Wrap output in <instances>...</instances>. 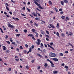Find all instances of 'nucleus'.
Wrapping results in <instances>:
<instances>
[{
	"label": "nucleus",
	"instance_id": "nucleus-55",
	"mask_svg": "<svg viewBox=\"0 0 74 74\" xmlns=\"http://www.w3.org/2000/svg\"><path fill=\"white\" fill-rule=\"evenodd\" d=\"M30 23H33V21H32V20H30L29 21Z\"/></svg>",
	"mask_w": 74,
	"mask_h": 74
},
{
	"label": "nucleus",
	"instance_id": "nucleus-60",
	"mask_svg": "<svg viewBox=\"0 0 74 74\" xmlns=\"http://www.w3.org/2000/svg\"><path fill=\"white\" fill-rule=\"evenodd\" d=\"M61 66H64V63H63L61 64Z\"/></svg>",
	"mask_w": 74,
	"mask_h": 74
},
{
	"label": "nucleus",
	"instance_id": "nucleus-50",
	"mask_svg": "<svg viewBox=\"0 0 74 74\" xmlns=\"http://www.w3.org/2000/svg\"><path fill=\"white\" fill-rule=\"evenodd\" d=\"M9 13L10 14V15H12V12H9Z\"/></svg>",
	"mask_w": 74,
	"mask_h": 74
},
{
	"label": "nucleus",
	"instance_id": "nucleus-7",
	"mask_svg": "<svg viewBox=\"0 0 74 74\" xmlns=\"http://www.w3.org/2000/svg\"><path fill=\"white\" fill-rule=\"evenodd\" d=\"M48 47H49V48H51L53 50H54V49H54L52 47V46H51L49 45H48Z\"/></svg>",
	"mask_w": 74,
	"mask_h": 74
},
{
	"label": "nucleus",
	"instance_id": "nucleus-25",
	"mask_svg": "<svg viewBox=\"0 0 74 74\" xmlns=\"http://www.w3.org/2000/svg\"><path fill=\"white\" fill-rule=\"evenodd\" d=\"M28 36H29V37H32V36H33V34H29Z\"/></svg>",
	"mask_w": 74,
	"mask_h": 74
},
{
	"label": "nucleus",
	"instance_id": "nucleus-34",
	"mask_svg": "<svg viewBox=\"0 0 74 74\" xmlns=\"http://www.w3.org/2000/svg\"><path fill=\"white\" fill-rule=\"evenodd\" d=\"M27 69H29V66H27L25 67Z\"/></svg>",
	"mask_w": 74,
	"mask_h": 74
},
{
	"label": "nucleus",
	"instance_id": "nucleus-22",
	"mask_svg": "<svg viewBox=\"0 0 74 74\" xmlns=\"http://www.w3.org/2000/svg\"><path fill=\"white\" fill-rule=\"evenodd\" d=\"M37 41L38 42H41V40L40 39H37Z\"/></svg>",
	"mask_w": 74,
	"mask_h": 74
},
{
	"label": "nucleus",
	"instance_id": "nucleus-62",
	"mask_svg": "<svg viewBox=\"0 0 74 74\" xmlns=\"http://www.w3.org/2000/svg\"><path fill=\"white\" fill-rule=\"evenodd\" d=\"M46 40H47V41H49V39H48V38H46Z\"/></svg>",
	"mask_w": 74,
	"mask_h": 74
},
{
	"label": "nucleus",
	"instance_id": "nucleus-51",
	"mask_svg": "<svg viewBox=\"0 0 74 74\" xmlns=\"http://www.w3.org/2000/svg\"><path fill=\"white\" fill-rule=\"evenodd\" d=\"M4 14H5V15H7V13L5 12H4Z\"/></svg>",
	"mask_w": 74,
	"mask_h": 74
},
{
	"label": "nucleus",
	"instance_id": "nucleus-57",
	"mask_svg": "<svg viewBox=\"0 0 74 74\" xmlns=\"http://www.w3.org/2000/svg\"><path fill=\"white\" fill-rule=\"evenodd\" d=\"M59 11H62V9H59Z\"/></svg>",
	"mask_w": 74,
	"mask_h": 74
},
{
	"label": "nucleus",
	"instance_id": "nucleus-27",
	"mask_svg": "<svg viewBox=\"0 0 74 74\" xmlns=\"http://www.w3.org/2000/svg\"><path fill=\"white\" fill-rule=\"evenodd\" d=\"M34 25L36 26V27L38 26V24H37L36 23H34Z\"/></svg>",
	"mask_w": 74,
	"mask_h": 74
},
{
	"label": "nucleus",
	"instance_id": "nucleus-61",
	"mask_svg": "<svg viewBox=\"0 0 74 74\" xmlns=\"http://www.w3.org/2000/svg\"><path fill=\"white\" fill-rule=\"evenodd\" d=\"M8 71H11V69L10 68H9V70Z\"/></svg>",
	"mask_w": 74,
	"mask_h": 74
},
{
	"label": "nucleus",
	"instance_id": "nucleus-1",
	"mask_svg": "<svg viewBox=\"0 0 74 74\" xmlns=\"http://www.w3.org/2000/svg\"><path fill=\"white\" fill-rule=\"evenodd\" d=\"M49 55L50 57H53V58H55L56 57V54L55 53H53L52 52L50 53Z\"/></svg>",
	"mask_w": 74,
	"mask_h": 74
},
{
	"label": "nucleus",
	"instance_id": "nucleus-9",
	"mask_svg": "<svg viewBox=\"0 0 74 74\" xmlns=\"http://www.w3.org/2000/svg\"><path fill=\"white\" fill-rule=\"evenodd\" d=\"M40 32H41V33L42 34H43V35H44V34H45V32H44V31L42 30L40 31Z\"/></svg>",
	"mask_w": 74,
	"mask_h": 74
},
{
	"label": "nucleus",
	"instance_id": "nucleus-45",
	"mask_svg": "<svg viewBox=\"0 0 74 74\" xmlns=\"http://www.w3.org/2000/svg\"><path fill=\"white\" fill-rule=\"evenodd\" d=\"M50 44L51 45H52L53 44V42H51L50 43Z\"/></svg>",
	"mask_w": 74,
	"mask_h": 74
},
{
	"label": "nucleus",
	"instance_id": "nucleus-52",
	"mask_svg": "<svg viewBox=\"0 0 74 74\" xmlns=\"http://www.w3.org/2000/svg\"><path fill=\"white\" fill-rule=\"evenodd\" d=\"M63 13H64L62 11V12H60V14H63Z\"/></svg>",
	"mask_w": 74,
	"mask_h": 74
},
{
	"label": "nucleus",
	"instance_id": "nucleus-14",
	"mask_svg": "<svg viewBox=\"0 0 74 74\" xmlns=\"http://www.w3.org/2000/svg\"><path fill=\"white\" fill-rule=\"evenodd\" d=\"M61 4L62 5H64V2L63 1H61L60 2Z\"/></svg>",
	"mask_w": 74,
	"mask_h": 74
},
{
	"label": "nucleus",
	"instance_id": "nucleus-53",
	"mask_svg": "<svg viewBox=\"0 0 74 74\" xmlns=\"http://www.w3.org/2000/svg\"><path fill=\"white\" fill-rule=\"evenodd\" d=\"M20 49H23V47L22 46H20Z\"/></svg>",
	"mask_w": 74,
	"mask_h": 74
},
{
	"label": "nucleus",
	"instance_id": "nucleus-21",
	"mask_svg": "<svg viewBox=\"0 0 74 74\" xmlns=\"http://www.w3.org/2000/svg\"><path fill=\"white\" fill-rule=\"evenodd\" d=\"M41 47L42 48V47H43L44 46L43 45V44L42 43H41L40 44Z\"/></svg>",
	"mask_w": 74,
	"mask_h": 74
},
{
	"label": "nucleus",
	"instance_id": "nucleus-42",
	"mask_svg": "<svg viewBox=\"0 0 74 74\" xmlns=\"http://www.w3.org/2000/svg\"><path fill=\"white\" fill-rule=\"evenodd\" d=\"M68 44H69L71 46V47H72V45L70 43H68Z\"/></svg>",
	"mask_w": 74,
	"mask_h": 74
},
{
	"label": "nucleus",
	"instance_id": "nucleus-58",
	"mask_svg": "<svg viewBox=\"0 0 74 74\" xmlns=\"http://www.w3.org/2000/svg\"><path fill=\"white\" fill-rule=\"evenodd\" d=\"M25 46L26 47V48H27V47H28V45L26 44L25 45Z\"/></svg>",
	"mask_w": 74,
	"mask_h": 74
},
{
	"label": "nucleus",
	"instance_id": "nucleus-3",
	"mask_svg": "<svg viewBox=\"0 0 74 74\" xmlns=\"http://www.w3.org/2000/svg\"><path fill=\"white\" fill-rule=\"evenodd\" d=\"M8 27H10L11 28H14V26L11 25L10 23L8 24Z\"/></svg>",
	"mask_w": 74,
	"mask_h": 74
},
{
	"label": "nucleus",
	"instance_id": "nucleus-5",
	"mask_svg": "<svg viewBox=\"0 0 74 74\" xmlns=\"http://www.w3.org/2000/svg\"><path fill=\"white\" fill-rule=\"evenodd\" d=\"M52 59L53 60H54V61H55L56 62H58V61L59 60H58V59L57 58H52Z\"/></svg>",
	"mask_w": 74,
	"mask_h": 74
},
{
	"label": "nucleus",
	"instance_id": "nucleus-38",
	"mask_svg": "<svg viewBox=\"0 0 74 74\" xmlns=\"http://www.w3.org/2000/svg\"><path fill=\"white\" fill-rule=\"evenodd\" d=\"M32 48V49H33V48H34V45H32V46L31 47Z\"/></svg>",
	"mask_w": 74,
	"mask_h": 74
},
{
	"label": "nucleus",
	"instance_id": "nucleus-64",
	"mask_svg": "<svg viewBox=\"0 0 74 74\" xmlns=\"http://www.w3.org/2000/svg\"><path fill=\"white\" fill-rule=\"evenodd\" d=\"M68 51H65V53H68Z\"/></svg>",
	"mask_w": 74,
	"mask_h": 74
},
{
	"label": "nucleus",
	"instance_id": "nucleus-41",
	"mask_svg": "<svg viewBox=\"0 0 74 74\" xmlns=\"http://www.w3.org/2000/svg\"><path fill=\"white\" fill-rule=\"evenodd\" d=\"M46 32L47 33V34H49V32L48 31H47V30L46 31Z\"/></svg>",
	"mask_w": 74,
	"mask_h": 74
},
{
	"label": "nucleus",
	"instance_id": "nucleus-4",
	"mask_svg": "<svg viewBox=\"0 0 74 74\" xmlns=\"http://www.w3.org/2000/svg\"><path fill=\"white\" fill-rule=\"evenodd\" d=\"M37 56H39V57L40 58H43V56H42L39 54V53H37Z\"/></svg>",
	"mask_w": 74,
	"mask_h": 74
},
{
	"label": "nucleus",
	"instance_id": "nucleus-17",
	"mask_svg": "<svg viewBox=\"0 0 74 74\" xmlns=\"http://www.w3.org/2000/svg\"><path fill=\"white\" fill-rule=\"evenodd\" d=\"M59 23H57V26H56V27L58 29H59Z\"/></svg>",
	"mask_w": 74,
	"mask_h": 74
},
{
	"label": "nucleus",
	"instance_id": "nucleus-24",
	"mask_svg": "<svg viewBox=\"0 0 74 74\" xmlns=\"http://www.w3.org/2000/svg\"><path fill=\"white\" fill-rule=\"evenodd\" d=\"M3 50H6L5 49H6V47H5L3 46Z\"/></svg>",
	"mask_w": 74,
	"mask_h": 74
},
{
	"label": "nucleus",
	"instance_id": "nucleus-44",
	"mask_svg": "<svg viewBox=\"0 0 74 74\" xmlns=\"http://www.w3.org/2000/svg\"><path fill=\"white\" fill-rule=\"evenodd\" d=\"M40 66H38L37 68V70H40Z\"/></svg>",
	"mask_w": 74,
	"mask_h": 74
},
{
	"label": "nucleus",
	"instance_id": "nucleus-26",
	"mask_svg": "<svg viewBox=\"0 0 74 74\" xmlns=\"http://www.w3.org/2000/svg\"><path fill=\"white\" fill-rule=\"evenodd\" d=\"M49 3L50 5H52V2H51V1H49Z\"/></svg>",
	"mask_w": 74,
	"mask_h": 74
},
{
	"label": "nucleus",
	"instance_id": "nucleus-6",
	"mask_svg": "<svg viewBox=\"0 0 74 74\" xmlns=\"http://www.w3.org/2000/svg\"><path fill=\"white\" fill-rule=\"evenodd\" d=\"M32 15H33L34 16H36V17H37V14H35V12H33L32 13Z\"/></svg>",
	"mask_w": 74,
	"mask_h": 74
},
{
	"label": "nucleus",
	"instance_id": "nucleus-28",
	"mask_svg": "<svg viewBox=\"0 0 74 74\" xmlns=\"http://www.w3.org/2000/svg\"><path fill=\"white\" fill-rule=\"evenodd\" d=\"M6 42L8 43V44H10V42L8 41H6Z\"/></svg>",
	"mask_w": 74,
	"mask_h": 74
},
{
	"label": "nucleus",
	"instance_id": "nucleus-49",
	"mask_svg": "<svg viewBox=\"0 0 74 74\" xmlns=\"http://www.w3.org/2000/svg\"><path fill=\"white\" fill-rule=\"evenodd\" d=\"M27 10L29 12H30V9L28 8H27Z\"/></svg>",
	"mask_w": 74,
	"mask_h": 74
},
{
	"label": "nucleus",
	"instance_id": "nucleus-46",
	"mask_svg": "<svg viewBox=\"0 0 74 74\" xmlns=\"http://www.w3.org/2000/svg\"><path fill=\"white\" fill-rule=\"evenodd\" d=\"M24 32L25 33H27V30L25 29V30H24Z\"/></svg>",
	"mask_w": 74,
	"mask_h": 74
},
{
	"label": "nucleus",
	"instance_id": "nucleus-15",
	"mask_svg": "<svg viewBox=\"0 0 74 74\" xmlns=\"http://www.w3.org/2000/svg\"><path fill=\"white\" fill-rule=\"evenodd\" d=\"M56 35L58 37H60V36H59V32H57Z\"/></svg>",
	"mask_w": 74,
	"mask_h": 74
},
{
	"label": "nucleus",
	"instance_id": "nucleus-35",
	"mask_svg": "<svg viewBox=\"0 0 74 74\" xmlns=\"http://www.w3.org/2000/svg\"><path fill=\"white\" fill-rule=\"evenodd\" d=\"M5 38H6V39L8 38V35H6Z\"/></svg>",
	"mask_w": 74,
	"mask_h": 74
},
{
	"label": "nucleus",
	"instance_id": "nucleus-48",
	"mask_svg": "<svg viewBox=\"0 0 74 74\" xmlns=\"http://www.w3.org/2000/svg\"><path fill=\"white\" fill-rule=\"evenodd\" d=\"M55 10L56 11V12H58V9L56 8H55Z\"/></svg>",
	"mask_w": 74,
	"mask_h": 74
},
{
	"label": "nucleus",
	"instance_id": "nucleus-18",
	"mask_svg": "<svg viewBox=\"0 0 74 74\" xmlns=\"http://www.w3.org/2000/svg\"><path fill=\"white\" fill-rule=\"evenodd\" d=\"M45 37H47V38H49V35H45Z\"/></svg>",
	"mask_w": 74,
	"mask_h": 74
},
{
	"label": "nucleus",
	"instance_id": "nucleus-12",
	"mask_svg": "<svg viewBox=\"0 0 74 74\" xmlns=\"http://www.w3.org/2000/svg\"><path fill=\"white\" fill-rule=\"evenodd\" d=\"M44 66L45 67V68H47V67L48 66V64L47 63H45V64Z\"/></svg>",
	"mask_w": 74,
	"mask_h": 74
},
{
	"label": "nucleus",
	"instance_id": "nucleus-20",
	"mask_svg": "<svg viewBox=\"0 0 74 74\" xmlns=\"http://www.w3.org/2000/svg\"><path fill=\"white\" fill-rule=\"evenodd\" d=\"M59 54L61 56H63V54L62 53H60Z\"/></svg>",
	"mask_w": 74,
	"mask_h": 74
},
{
	"label": "nucleus",
	"instance_id": "nucleus-11",
	"mask_svg": "<svg viewBox=\"0 0 74 74\" xmlns=\"http://www.w3.org/2000/svg\"><path fill=\"white\" fill-rule=\"evenodd\" d=\"M64 2L65 3H67L68 2V1L67 0H64Z\"/></svg>",
	"mask_w": 74,
	"mask_h": 74
},
{
	"label": "nucleus",
	"instance_id": "nucleus-40",
	"mask_svg": "<svg viewBox=\"0 0 74 74\" xmlns=\"http://www.w3.org/2000/svg\"><path fill=\"white\" fill-rule=\"evenodd\" d=\"M16 36L17 37H19V36H20V34H17L16 35Z\"/></svg>",
	"mask_w": 74,
	"mask_h": 74
},
{
	"label": "nucleus",
	"instance_id": "nucleus-8",
	"mask_svg": "<svg viewBox=\"0 0 74 74\" xmlns=\"http://www.w3.org/2000/svg\"><path fill=\"white\" fill-rule=\"evenodd\" d=\"M49 25L50 26L52 27V28H55V27L54 26V25H53L52 24H50Z\"/></svg>",
	"mask_w": 74,
	"mask_h": 74
},
{
	"label": "nucleus",
	"instance_id": "nucleus-31",
	"mask_svg": "<svg viewBox=\"0 0 74 74\" xmlns=\"http://www.w3.org/2000/svg\"><path fill=\"white\" fill-rule=\"evenodd\" d=\"M36 44H37L38 45H40V42H36Z\"/></svg>",
	"mask_w": 74,
	"mask_h": 74
},
{
	"label": "nucleus",
	"instance_id": "nucleus-47",
	"mask_svg": "<svg viewBox=\"0 0 74 74\" xmlns=\"http://www.w3.org/2000/svg\"><path fill=\"white\" fill-rule=\"evenodd\" d=\"M66 19H67V20H69V17H68L67 16L66 17Z\"/></svg>",
	"mask_w": 74,
	"mask_h": 74
},
{
	"label": "nucleus",
	"instance_id": "nucleus-59",
	"mask_svg": "<svg viewBox=\"0 0 74 74\" xmlns=\"http://www.w3.org/2000/svg\"><path fill=\"white\" fill-rule=\"evenodd\" d=\"M5 5H7V6H9L8 4L7 3H5Z\"/></svg>",
	"mask_w": 74,
	"mask_h": 74
},
{
	"label": "nucleus",
	"instance_id": "nucleus-39",
	"mask_svg": "<svg viewBox=\"0 0 74 74\" xmlns=\"http://www.w3.org/2000/svg\"><path fill=\"white\" fill-rule=\"evenodd\" d=\"M36 14H38V16H41V15H40L39 13L36 12Z\"/></svg>",
	"mask_w": 74,
	"mask_h": 74
},
{
	"label": "nucleus",
	"instance_id": "nucleus-16",
	"mask_svg": "<svg viewBox=\"0 0 74 74\" xmlns=\"http://www.w3.org/2000/svg\"><path fill=\"white\" fill-rule=\"evenodd\" d=\"M69 35H70V36H71L72 35H73V33H72V32H69Z\"/></svg>",
	"mask_w": 74,
	"mask_h": 74
},
{
	"label": "nucleus",
	"instance_id": "nucleus-32",
	"mask_svg": "<svg viewBox=\"0 0 74 74\" xmlns=\"http://www.w3.org/2000/svg\"><path fill=\"white\" fill-rule=\"evenodd\" d=\"M10 41H11V42H12L13 40H12V38H10Z\"/></svg>",
	"mask_w": 74,
	"mask_h": 74
},
{
	"label": "nucleus",
	"instance_id": "nucleus-13",
	"mask_svg": "<svg viewBox=\"0 0 74 74\" xmlns=\"http://www.w3.org/2000/svg\"><path fill=\"white\" fill-rule=\"evenodd\" d=\"M35 19L36 20H40V18H38V17H36L35 18Z\"/></svg>",
	"mask_w": 74,
	"mask_h": 74
},
{
	"label": "nucleus",
	"instance_id": "nucleus-63",
	"mask_svg": "<svg viewBox=\"0 0 74 74\" xmlns=\"http://www.w3.org/2000/svg\"><path fill=\"white\" fill-rule=\"evenodd\" d=\"M22 9L23 10H25V7H24Z\"/></svg>",
	"mask_w": 74,
	"mask_h": 74
},
{
	"label": "nucleus",
	"instance_id": "nucleus-56",
	"mask_svg": "<svg viewBox=\"0 0 74 74\" xmlns=\"http://www.w3.org/2000/svg\"><path fill=\"white\" fill-rule=\"evenodd\" d=\"M15 60H16V62H18V61H19V59H15Z\"/></svg>",
	"mask_w": 74,
	"mask_h": 74
},
{
	"label": "nucleus",
	"instance_id": "nucleus-23",
	"mask_svg": "<svg viewBox=\"0 0 74 74\" xmlns=\"http://www.w3.org/2000/svg\"><path fill=\"white\" fill-rule=\"evenodd\" d=\"M32 48H30L29 49V51L30 52H32Z\"/></svg>",
	"mask_w": 74,
	"mask_h": 74
},
{
	"label": "nucleus",
	"instance_id": "nucleus-2",
	"mask_svg": "<svg viewBox=\"0 0 74 74\" xmlns=\"http://www.w3.org/2000/svg\"><path fill=\"white\" fill-rule=\"evenodd\" d=\"M47 60L51 64V66L52 67H54L55 66H54V64H53V63L51 61V60H50L49 59H47Z\"/></svg>",
	"mask_w": 74,
	"mask_h": 74
},
{
	"label": "nucleus",
	"instance_id": "nucleus-33",
	"mask_svg": "<svg viewBox=\"0 0 74 74\" xmlns=\"http://www.w3.org/2000/svg\"><path fill=\"white\" fill-rule=\"evenodd\" d=\"M62 36V37H64V34L62 33V34H61Z\"/></svg>",
	"mask_w": 74,
	"mask_h": 74
},
{
	"label": "nucleus",
	"instance_id": "nucleus-29",
	"mask_svg": "<svg viewBox=\"0 0 74 74\" xmlns=\"http://www.w3.org/2000/svg\"><path fill=\"white\" fill-rule=\"evenodd\" d=\"M64 68H65V69H69V67H68V66H67L66 65L65 66H64Z\"/></svg>",
	"mask_w": 74,
	"mask_h": 74
},
{
	"label": "nucleus",
	"instance_id": "nucleus-36",
	"mask_svg": "<svg viewBox=\"0 0 74 74\" xmlns=\"http://www.w3.org/2000/svg\"><path fill=\"white\" fill-rule=\"evenodd\" d=\"M0 29L1 30V32H2V33H4V32H3V30H2L1 28H0Z\"/></svg>",
	"mask_w": 74,
	"mask_h": 74
},
{
	"label": "nucleus",
	"instance_id": "nucleus-10",
	"mask_svg": "<svg viewBox=\"0 0 74 74\" xmlns=\"http://www.w3.org/2000/svg\"><path fill=\"white\" fill-rule=\"evenodd\" d=\"M57 73H58V72L56 71H53V73L54 74H57Z\"/></svg>",
	"mask_w": 74,
	"mask_h": 74
},
{
	"label": "nucleus",
	"instance_id": "nucleus-30",
	"mask_svg": "<svg viewBox=\"0 0 74 74\" xmlns=\"http://www.w3.org/2000/svg\"><path fill=\"white\" fill-rule=\"evenodd\" d=\"M6 7L7 10H8V11H10V9H9V8L8 6H6Z\"/></svg>",
	"mask_w": 74,
	"mask_h": 74
},
{
	"label": "nucleus",
	"instance_id": "nucleus-43",
	"mask_svg": "<svg viewBox=\"0 0 74 74\" xmlns=\"http://www.w3.org/2000/svg\"><path fill=\"white\" fill-rule=\"evenodd\" d=\"M21 15H22V16H26V15L22 14V13H21Z\"/></svg>",
	"mask_w": 74,
	"mask_h": 74
},
{
	"label": "nucleus",
	"instance_id": "nucleus-37",
	"mask_svg": "<svg viewBox=\"0 0 74 74\" xmlns=\"http://www.w3.org/2000/svg\"><path fill=\"white\" fill-rule=\"evenodd\" d=\"M35 30L34 29H32V31L33 32H34L35 33Z\"/></svg>",
	"mask_w": 74,
	"mask_h": 74
},
{
	"label": "nucleus",
	"instance_id": "nucleus-54",
	"mask_svg": "<svg viewBox=\"0 0 74 74\" xmlns=\"http://www.w3.org/2000/svg\"><path fill=\"white\" fill-rule=\"evenodd\" d=\"M12 44H14V45H15V42H12Z\"/></svg>",
	"mask_w": 74,
	"mask_h": 74
},
{
	"label": "nucleus",
	"instance_id": "nucleus-19",
	"mask_svg": "<svg viewBox=\"0 0 74 74\" xmlns=\"http://www.w3.org/2000/svg\"><path fill=\"white\" fill-rule=\"evenodd\" d=\"M65 17H66L64 16H62L61 17V18L62 19H64V18H65Z\"/></svg>",
	"mask_w": 74,
	"mask_h": 74
}]
</instances>
